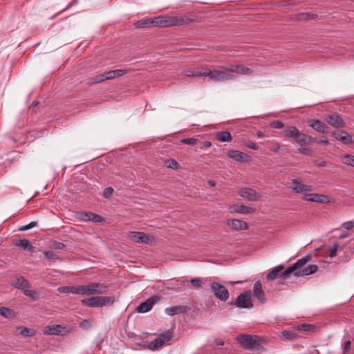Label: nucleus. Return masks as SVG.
Here are the masks:
<instances>
[{"instance_id": "34", "label": "nucleus", "mask_w": 354, "mask_h": 354, "mask_svg": "<svg viewBox=\"0 0 354 354\" xmlns=\"http://www.w3.org/2000/svg\"><path fill=\"white\" fill-rule=\"evenodd\" d=\"M317 16L316 14L311 12H302L298 15L297 19L300 21H308L315 19Z\"/></svg>"}, {"instance_id": "58", "label": "nucleus", "mask_w": 354, "mask_h": 354, "mask_svg": "<svg viewBox=\"0 0 354 354\" xmlns=\"http://www.w3.org/2000/svg\"><path fill=\"white\" fill-rule=\"evenodd\" d=\"M313 326L311 325H306V324H303L301 325L299 328L301 329L302 330H304V331H308L310 330V328H312Z\"/></svg>"}, {"instance_id": "18", "label": "nucleus", "mask_w": 354, "mask_h": 354, "mask_svg": "<svg viewBox=\"0 0 354 354\" xmlns=\"http://www.w3.org/2000/svg\"><path fill=\"white\" fill-rule=\"evenodd\" d=\"M327 123L334 128L342 127L344 126V120L337 113H333L326 119Z\"/></svg>"}, {"instance_id": "11", "label": "nucleus", "mask_w": 354, "mask_h": 354, "mask_svg": "<svg viewBox=\"0 0 354 354\" xmlns=\"http://www.w3.org/2000/svg\"><path fill=\"white\" fill-rule=\"evenodd\" d=\"M159 299L160 297L157 295H153L149 297L137 307V311L139 313H145L149 312L153 308L154 304L159 300Z\"/></svg>"}, {"instance_id": "28", "label": "nucleus", "mask_w": 354, "mask_h": 354, "mask_svg": "<svg viewBox=\"0 0 354 354\" xmlns=\"http://www.w3.org/2000/svg\"><path fill=\"white\" fill-rule=\"evenodd\" d=\"M15 245L28 252H32L34 249V247L30 244L29 241L27 239L16 240Z\"/></svg>"}, {"instance_id": "17", "label": "nucleus", "mask_w": 354, "mask_h": 354, "mask_svg": "<svg viewBox=\"0 0 354 354\" xmlns=\"http://www.w3.org/2000/svg\"><path fill=\"white\" fill-rule=\"evenodd\" d=\"M227 155L230 158L238 162H248L251 159L248 154L237 150H231L228 151Z\"/></svg>"}, {"instance_id": "43", "label": "nucleus", "mask_w": 354, "mask_h": 354, "mask_svg": "<svg viewBox=\"0 0 354 354\" xmlns=\"http://www.w3.org/2000/svg\"><path fill=\"white\" fill-rule=\"evenodd\" d=\"M282 335L286 339L289 340L294 339L296 337V335L290 330H283Z\"/></svg>"}, {"instance_id": "9", "label": "nucleus", "mask_w": 354, "mask_h": 354, "mask_svg": "<svg viewBox=\"0 0 354 354\" xmlns=\"http://www.w3.org/2000/svg\"><path fill=\"white\" fill-rule=\"evenodd\" d=\"M238 308H250L252 307L251 302V292L250 290L245 291L240 294L236 299L235 301L232 304Z\"/></svg>"}, {"instance_id": "36", "label": "nucleus", "mask_w": 354, "mask_h": 354, "mask_svg": "<svg viewBox=\"0 0 354 354\" xmlns=\"http://www.w3.org/2000/svg\"><path fill=\"white\" fill-rule=\"evenodd\" d=\"M71 293L73 294H80L85 295L84 285L73 286H71Z\"/></svg>"}, {"instance_id": "10", "label": "nucleus", "mask_w": 354, "mask_h": 354, "mask_svg": "<svg viewBox=\"0 0 354 354\" xmlns=\"http://www.w3.org/2000/svg\"><path fill=\"white\" fill-rule=\"evenodd\" d=\"M107 288L108 286L104 283H90L87 285H84L85 295L104 293Z\"/></svg>"}, {"instance_id": "7", "label": "nucleus", "mask_w": 354, "mask_h": 354, "mask_svg": "<svg viewBox=\"0 0 354 354\" xmlns=\"http://www.w3.org/2000/svg\"><path fill=\"white\" fill-rule=\"evenodd\" d=\"M211 289L217 299L225 301L228 299L230 294L228 290L218 282L213 281L210 285Z\"/></svg>"}, {"instance_id": "12", "label": "nucleus", "mask_w": 354, "mask_h": 354, "mask_svg": "<svg viewBox=\"0 0 354 354\" xmlns=\"http://www.w3.org/2000/svg\"><path fill=\"white\" fill-rule=\"evenodd\" d=\"M303 199L306 201L315 202L320 204H328L330 202L327 196L315 193L306 194L304 196Z\"/></svg>"}, {"instance_id": "39", "label": "nucleus", "mask_w": 354, "mask_h": 354, "mask_svg": "<svg viewBox=\"0 0 354 354\" xmlns=\"http://www.w3.org/2000/svg\"><path fill=\"white\" fill-rule=\"evenodd\" d=\"M342 162L344 165L354 167V156L345 155L343 158Z\"/></svg>"}, {"instance_id": "47", "label": "nucleus", "mask_w": 354, "mask_h": 354, "mask_svg": "<svg viewBox=\"0 0 354 354\" xmlns=\"http://www.w3.org/2000/svg\"><path fill=\"white\" fill-rule=\"evenodd\" d=\"M113 192V189L111 187H106L104 189V192H103V196L106 198H108L109 197H110L112 194Z\"/></svg>"}, {"instance_id": "3", "label": "nucleus", "mask_w": 354, "mask_h": 354, "mask_svg": "<svg viewBox=\"0 0 354 354\" xmlns=\"http://www.w3.org/2000/svg\"><path fill=\"white\" fill-rule=\"evenodd\" d=\"M237 341L243 348L252 351L254 354H261L264 351L261 339L257 335H240L237 337Z\"/></svg>"}, {"instance_id": "53", "label": "nucleus", "mask_w": 354, "mask_h": 354, "mask_svg": "<svg viewBox=\"0 0 354 354\" xmlns=\"http://www.w3.org/2000/svg\"><path fill=\"white\" fill-rule=\"evenodd\" d=\"M169 164L167 165V167H169V168L177 169L179 167L178 163L177 162L176 160H175L174 159H171L170 160H169Z\"/></svg>"}, {"instance_id": "49", "label": "nucleus", "mask_w": 354, "mask_h": 354, "mask_svg": "<svg viewBox=\"0 0 354 354\" xmlns=\"http://www.w3.org/2000/svg\"><path fill=\"white\" fill-rule=\"evenodd\" d=\"M338 244H334L330 249L329 257H334L337 254V251L338 250Z\"/></svg>"}, {"instance_id": "16", "label": "nucleus", "mask_w": 354, "mask_h": 354, "mask_svg": "<svg viewBox=\"0 0 354 354\" xmlns=\"http://www.w3.org/2000/svg\"><path fill=\"white\" fill-rule=\"evenodd\" d=\"M81 220L83 221H91L93 223H101L104 221L103 217L101 216L89 212H83L80 214V217Z\"/></svg>"}, {"instance_id": "62", "label": "nucleus", "mask_w": 354, "mask_h": 354, "mask_svg": "<svg viewBox=\"0 0 354 354\" xmlns=\"http://www.w3.org/2000/svg\"><path fill=\"white\" fill-rule=\"evenodd\" d=\"M257 136L259 138H263L265 136L264 133L263 132H261V131H258L257 133Z\"/></svg>"}, {"instance_id": "13", "label": "nucleus", "mask_w": 354, "mask_h": 354, "mask_svg": "<svg viewBox=\"0 0 354 354\" xmlns=\"http://www.w3.org/2000/svg\"><path fill=\"white\" fill-rule=\"evenodd\" d=\"M239 195L249 201H257L260 199L261 195L252 188L245 187L239 191Z\"/></svg>"}, {"instance_id": "59", "label": "nucleus", "mask_w": 354, "mask_h": 354, "mask_svg": "<svg viewBox=\"0 0 354 354\" xmlns=\"http://www.w3.org/2000/svg\"><path fill=\"white\" fill-rule=\"evenodd\" d=\"M280 149V145L279 144H276L274 146L270 147V150L274 152H277Z\"/></svg>"}, {"instance_id": "23", "label": "nucleus", "mask_w": 354, "mask_h": 354, "mask_svg": "<svg viewBox=\"0 0 354 354\" xmlns=\"http://www.w3.org/2000/svg\"><path fill=\"white\" fill-rule=\"evenodd\" d=\"M333 135L337 140H339L344 144L350 143L352 140L351 136L343 131H335Z\"/></svg>"}, {"instance_id": "31", "label": "nucleus", "mask_w": 354, "mask_h": 354, "mask_svg": "<svg viewBox=\"0 0 354 354\" xmlns=\"http://www.w3.org/2000/svg\"><path fill=\"white\" fill-rule=\"evenodd\" d=\"M194 71V77H207L208 68L207 67H197L192 68Z\"/></svg>"}, {"instance_id": "24", "label": "nucleus", "mask_w": 354, "mask_h": 354, "mask_svg": "<svg viewBox=\"0 0 354 354\" xmlns=\"http://www.w3.org/2000/svg\"><path fill=\"white\" fill-rule=\"evenodd\" d=\"M310 126L315 131L320 133H326L328 131V127L323 122L319 120H312Z\"/></svg>"}, {"instance_id": "22", "label": "nucleus", "mask_w": 354, "mask_h": 354, "mask_svg": "<svg viewBox=\"0 0 354 354\" xmlns=\"http://www.w3.org/2000/svg\"><path fill=\"white\" fill-rule=\"evenodd\" d=\"M283 266L282 265H279L275 266L270 272H269L266 276V278L268 281H273L278 277H280L281 280L283 281L284 279H281V274L284 271Z\"/></svg>"}, {"instance_id": "15", "label": "nucleus", "mask_w": 354, "mask_h": 354, "mask_svg": "<svg viewBox=\"0 0 354 354\" xmlns=\"http://www.w3.org/2000/svg\"><path fill=\"white\" fill-rule=\"evenodd\" d=\"M292 184L293 186L291 187V189L297 194L308 192L312 190V186L301 183V181L297 178L292 179Z\"/></svg>"}, {"instance_id": "2", "label": "nucleus", "mask_w": 354, "mask_h": 354, "mask_svg": "<svg viewBox=\"0 0 354 354\" xmlns=\"http://www.w3.org/2000/svg\"><path fill=\"white\" fill-rule=\"evenodd\" d=\"M310 259L311 256L310 255L301 258L281 273V279H286L290 274H293L295 277H304L315 273L317 270L316 265L312 264L303 268Z\"/></svg>"}, {"instance_id": "4", "label": "nucleus", "mask_w": 354, "mask_h": 354, "mask_svg": "<svg viewBox=\"0 0 354 354\" xmlns=\"http://www.w3.org/2000/svg\"><path fill=\"white\" fill-rule=\"evenodd\" d=\"M173 332L170 330H167L160 333L158 337L154 340L148 342H140L138 343V345L144 348H148L151 351H157L167 342L170 341L173 337Z\"/></svg>"}, {"instance_id": "6", "label": "nucleus", "mask_w": 354, "mask_h": 354, "mask_svg": "<svg viewBox=\"0 0 354 354\" xmlns=\"http://www.w3.org/2000/svg\"><path fill=\"white\" fill-rule=\"evenodd\" d=\"M115 299L113 297L95 296L88 299H84L81 301L82 304L90 307H102L106 305L113 304Z\"/></svg>"}, {"instance_id": "35", "label": "nucleus", "mask_w": 354, "mask_h": 354, "mask_svg": "<svg viewBox=\"0 0 354 354\" xmlns=\"http://www.w3.org/2000/svg\"><path fill=\"white\" fill-rule=\"evenodd\" d=\"M17 331H19V334L24 337L32 336L34 335V333H31L28 328L24 326L17 327Z\"/></svg>"}, {"instance_id": "55", "label": "nucleus", "mask_w": 354, "mask_h": 354, "mask_svg": "<svg viewBox=\"0 0 354 354\" xmlns=\"http://www.w3.org/2000/svg\"><path fill=\"white\" fill-rule=\"evenodd\" d=\"M351 345V342L350 340H347L344 342L343 346L344 354H346L350 349Z\"/></svg>"}, {"instance_id": "37", "label": "nucleus", "mask_w": 354, "mask_h": 354, "mask_svg": "<svg viewBox=\"0 0 354 354\" xmlns=\"http://www.w3.org/2000/svg\"><path fill=\"white\" fill-rule=\"evenodd\" d=\"M43 254L48 261L51 262H55L58 259V256L55 252L50 250L44 251Z\"/></svg>"}, {"instance_id": "56", "label": "nucleus", "mask_w": 354, "mask_h": 354, "mask_svg": "<svg viewBox=\"0 0 354 354\" xmlns=\"http://www.w3.org/2000/svg\"><path fill=\"white\" fill-rule=\"evenodd\" d=\"M299 152L300 153L304 154V155H311V151L307 148H300L298 149Z\"/></svg>"}, {"instance_id": "32", "label": "nucleus", "mask_w": 354, "mask_h": 354, "mask_svg": "<svg viewBox=\"0 0 354 354\" xmlns=\"http://www.w3.org/2000/svg\"><path fill=\"white\" fill-rule=\"evenodd\" d=\"M298 132L299 130L295 127L291 126L284 130V135L295 140Z\"/></svg>"}, {"instance_id": "44", "label": "nucleus", "mask_w": 354, "mask_h": 354, "mask_svg": "<svg viewBox=\"0 0 354 354\" xmlns=\"http://www.w3.org/2000/svg\"><path fill=\"white\" fill-rule=\"evenodd\" d=\"M192 285L196 288H200L203 283L202 279L194 278L190 280Z\"/></svg>"}, {"instance_id": "52", "label": "nucleus", "mask_w": 354, "mask_h": 354, "mask_svg": "<svg viewBox=\"0 0 354 354\" xmlns=\"http://www.w3.org/2000/svg\"><path fill=\"white\" fill-rule=\"evenodd\" d=\"M342 227L347 230H351L354 227V222L353 221H346L342 224Z\"/></svg>"}, {"instance_id": "21", "label": "nucleus", "mask_w": 354, "mask_h": 354, "mask_svg": "<svg viewBox=\"0 0 354 354\" xmlns=\"http://www.w3.org/2000/svg\"><path fill=\"white\" fill-rule=\"evenodd\" d=\"M253 296L261 303L265 301V294L262 289V285L259 281H256L254 284Z\"/></svg>"}, {"instance_id": "33", "label": "nucleus", "mask_w": 354, "mask_h": 354, "mask_svg": "<svg viewBox=\"0 0 354 354\" xmlns=\"http://www.w3.org/2000/svg\"><path fill=\"white\" fill-rule=\"evenodd\" d=\"M136 26L138 28L153 26L152 18H145L138 21L136 23Z\"/></svg>"}, {"instance_id": "63", "label": "nucleus", "mask_w": 354, "mask_h": 354, "mask_svg": "<svg viewBox=\"0 0 354 354\" xmlns=\"http://www.w3.org/2000/svg\"><path fill=\"white\" fill-rule=\"evenodd\" d=\"M348 236V234L347 233H342V234L339 235V238L340 239H345Z\"/></svg>"}, {"instance_id": "57", "label": "nucleus", "mask_w": 354, "mask_h": 354, "mask_svg": "<svg viewBox=\"0 0 354 354\" xmlns=\"http://www.w3.org/2000/svg\"><path fill=\"white\" fill-rule=\"evenodd\" d=\"M193 72L194 71L192 68L187 69L183 72V75L187 77H194V73Z\"/></svg>"}, {"instance_id": "64", "label": "nucleus", "mask_w": 354, "mask_h": 354, "mask_svg": "<svg viewBox=\"0 0 354 354\" xmlns=\"http://www.w3.org/2000/svg\"><path fill=\"white\" fill-rule=\"evenodd\" d=\"M243 283V281H232V282H230L231 284H241Z\"/></svg>"}, {"instance_id": "27", "label": "nucleus", "mask_w": 354, "mask_h": 354, "mask_svg": "<svg viewBox=\"0 0 354 354\" xmlns=\"http://www.w3.org/2000/svg\"><path fill=\"white\" fill-rule=\"evenodd\" d=\"M186 311V307L184 306H171L165 308V313L169 316H174L176 314L184 313Z\"/></svg>"}, {"instance_id": "45", "label": "nucleus", "mask_w": 354, "mask_h": 354, "mask_svg": "<svg viewBox=\"0 0 354 354\" xmlns=\"http://www.w3.org/2000/svg\"><path fill=\"white\" fill-rule=\"evenodd\" d=\"M64 246V243L58 241H53L50 245V248L55 250H62Z\"/></svg>"}, {"instance_id": "14", "label": "nucleus", "mask_w": 354, "mask_h": 354, "mask_svg": "<svg viewBox=\"0 0 354 354\" xmlns=\"http://www.w3.org/2000/svg\"><path fill=\"white\" fill-rule=\"evenodd\" d=\"M46 329L48 330L46 333L52 335H64L69 333V330L65 325L48 326Z\"/></svg>"}, {"instance_id": "40", "label": "nucleus", "mask_w": 354, "mask_h": 354, "mask_svg": "<svg viewBox=\"0 0 354 354\" xmlns=\"http://www.w3.org/2000/svg\"><path fill=\"white\" fill-rule=\"evenodd\" d=\"M106 75L105 73L97 75L95 77H92L89 80V84H96V83H100L104 80H106L107 79L105 78Z\"/></svg>"}, {"instance_id": "54", "label": "nucleus", "mask_w": 354, "mask_h": 354, "mask_svg": "<svg viewBox=\"0 0 354 354\" xmlns=\"http://www.w3.org/2000/svg\"><path fill=\"white\" fill-rule=\"evenodd\" d=\"M71 286H64L58 288L59 292L62 293H71Z\"/></svg>"}, {"instance_id": "38", "label": "nucleus", "mask_w": 354, "mask_h": 354, "mask_svg": "<svg viewBox=\"0 0 354 354\" xmlns=\"http://www.w3.org/2000/svg\"><path fill=\"white\" fill-rule=\"evenodd\" d=\"M13 314L12 310L7 307H0V315L5 318H9Z\"/></svg>"}, {"instance_id": "8", "label": "nucleus", "mask_w": 354, "mask_h": 354, "mask_svg": "<svg viewBox=\"0 0 354 354\" xmlns=\"http://www.w3.org/2000/svg\"><path fill=\"white\" fill-rule=\"evenodd\" d=\"M128 238L137 243H151L154 241V237L152 235L146 234L141 232H130Z\"/></svg>"}, {"instance_id": "60", "label": "nucleus", "mask_w": 354, "mask_h": 354, "mask_svg": "<svg viewBox=\"0 0 354 354\" xmlns=\"http://www.w3.org/2000/svg\"><path fill=\"white\" fill-rule=\"evenodd\" d=\"M214 342L217 346H223L224 345V342L219 339H215Z\"/></svg>"}, {"instance_id": "26", "label": "nucleus", "mask_w": 354, "mask_h": 354, "mask_svg": "<svg viewBox=\"0 0 354 354\" xmlns=\"http://www.w3.org/2000/svg\"><path fill=\"white\" fill-rule=\"evenodd\" d=\"M12 286L23 291L25 288L30 287V283L25 277L21 276L16 279L15 281L12 283Z\"/></svg>"}, {"instance_id": "30", "label": "nucleus", "mask_w": 354, "mask_h": 354, "mask_svg": "<svg viewBox=\"0 0 354 354\" xmlns=\"http://www.w3.org/2000/svg\"><path fill=\"white\" fill-rule=\"evenodd\" d=\"M216 138L221 142H229L232 139V136L229 131H220L216 133Z\"/></svg>"}, {"instance_id": "41", "label": "nucleus", "mask_w": 354, "mask_h": 354, "mask_svg": "<svg viewBox=\"0 0 354 354\" xmlns=\"http://www.w3.org/2000/svg\"><path fill=\"white\" fill-rule=\"evenodd\" d=\"M22 292L26 296L31 298L32 299H33V300L36 299L37 292L35 290H28V288H25Z\"/></svg>"}, {"instance_id": "25", "label": "nucleus", "mask_w": 354, "mask_h": 354, "mask_svg": "<svg viewBox=\"0 0 354 354\" xmlns=\"http://www.w3.org/2000/svg\"><path fill=\"white\" fill-rule=\"evenodd\" d=\"M131 69H117L113 71H108L105 73V78L107 80H112L113 78H115L117 77L122 76L129 72H131Z\"/></svg>"}, {"instance_id": "19", "label": "nucleus", "mask_w": 354, "mask_h": 354, "mask_svg": "<svg viewBox=\"0 0 354 354\" xmlns=\"http://www.w3.org/2000/svg\"><path fill=\"white\" fill-rule=\"evenodd\" d=\"M227 225L234 230H244L248 229L246 222L239 219H229Z\"/></svg>"}, {"instance_id": "1", "label": "nucleus", "mask_w": 354, "mask_h": 354, "mask_svg": "<svg viewBox=\"0 0 354 354\" xmlns=\"http://www.w3.org/2000/svg\"><path fill=\"white\" fill-rule=\"evenodd\" d=\"M221 70H211L208 68L207 77L214 82H225L233 80L234 76L230 73L251 75L252 71L241 64H230L220 67Z\"/></svg>"}, {"instance_id": "29", "label": "nucleus", "mask_w": 354, "mask_h": 354, "mask_svg": "<svg viewBox=\"0 0 354 354\" xmlns=\"http://www.w3.org/2000/svg\"><path fill=\"white\" fill-rule=\"evenodd\" d=\"M252 208L247 207L245 205H240V206H233L230 208V212L231 213L236 212L241 214H248L250 213L252 211Z\"/></svg>"}, {"instance_id": "20", "label": "nucleus", "mask_w": 354, "mask_h": 354, "mask_svg": "<svg viewBox=\"0 0 354 354\" xmlns=\"http://www.w3.org/2000/svg\"><path fill=\"white\" fill-rule=\"evenodd\" d=\"M313 138L305 133H297V136L295 138V141L301 147L306 146L312 143Z\"/></svg>"}, {"instance_id": "61", "label": "nucleus", "mask_w": 354, "mask_h": 354, "mask_svg": "<svg viewBox=\"0 0 354 354\" xmlns=\"http://www.w3.org/2000/svg\"><path fill=\"white\" fill-rule=\"evenodd\" d=\"M319 143H322V144H324V145H328V140L326 139V138H321L319 142Z\"/></svg>"}, {"instance_id": "48", "label": "nucleus", "mask_w": 354, "mask_h": 354, "mask_svg": "<svg viewBox=\"0 0 354 354\" xmlns=\"http://www.w3.org/2000/svg\"><path fill=\"white\" fill-rule=\"evenodd\" d=\"M36 225H37V223L36 222H31V223H28L27 225L21 226L19 228V230H21V231L28 230H30V229L35 227Z\"/></svg>"}, {"instance_id": "42", "label": "nucleus", "mask_w": 354, "mask_h": 354, "mask_svg": "<svg viewBox=\"0 0 354 354\" xmlns=\"http://www.w3.org/2000/svg\"><path fill=\"white\" fill-rule=\"evenodd\" d=\"M79 326L82 329L86 330L91 326V322L89 319H83L79 324Z\"/></svg>"}, {"instance_id": "51", "label": "nucleus", "mask_w": 354, "mask_h": 354, "mask_svg": "<svg viewBox=\"0 0 354 354\" xmlns=\"http://www.w3.org/2000/svg\"><path fill=\"white\" fill-rule=\"evenodd\" d=\"M245 145L247 147H248L250 149H252L254 150L259 149L258 145L252 141L249 140V141L246 142Z\"/></svg>"}, {"instance_id": "50", "label": "nucleus", "mask_w": 354, "mask_h": 354, "mask_svg": "<svg viewBox=\"0 0 354 354\" xmlns=\"http://www.w3.org/2000/svg\"><path fill=\"white\" fill-rule=\"evenodd\" d=\"M271 127L274 129H281L283 127V123L279 120H274L271 122Z\"/></svg>"}, {"instance_id": "46", "label": "nucleus", "mask_w": 354, "mask_h": 354, "mask_svg": "<svg viewBox=\"0 0 354 354\" xmlns=\"http://www.w3.org/2000/svg\"><path fill=\"white\" fill-rule=\"evenodd\" d=\"M181 142L188 145H194L197 142V140L195 138H184L181 140Z\"/></svg>"}, {"instance_id": "5", "label": "nucleus", "mask_w": 354, "mask_h": 354, "mask_svg": "<svg viewBox=\"0 0 354 354\" xmlns=\"http://www.w3.org/2000/svg\"><path fill=\"white\" fill-rule=\"evenodd\" d=\"M153 26L169 27L182 25L185 23L183 17H171V16H158L152 18Z\"/></svg>"}]
</instances>
